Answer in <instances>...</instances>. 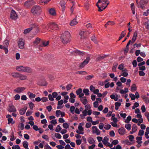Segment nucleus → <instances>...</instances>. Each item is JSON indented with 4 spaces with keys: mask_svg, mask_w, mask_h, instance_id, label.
Masks as SVG:
<instances>
[{
    "mask_svg": "<svg viewBox=\"0 0 149 149\" xmlns=\"http://www.w3.org/2000/svg\"><path fill=\"white\" fill-rule=\"evenodd\" d=\"M70 36L71 34L69 32H64L60 36V40L63 45H66L70 42Z\"/></svg>",
    "mask_w": 149,
    "mask_h": 149,
    "instance_id": "1",
    "label": "nucleus"
},
{
    "mask_svg": "<svg viewBox=\"0 0 149 149\" xmlns=\"http://www.w3.org/2000/svg\"><path fill=\"white\" fill-rule=\"evenodd\" d=\"M31 12L33 15L35 16H38L40 15L42 12V8L38 6H35L32 7Z\"/></svg>",
    "mask_w": 149,
    "mask_h": 149,
    "instance_id": "2",
    "label": "nucleus"
},
{
    "mask_svg": "<svg viewBox=\"0 0 149 149\" xmlns=\"http://www.w3.org/2000/svg\"><path fill=\"white\" fill-rule=\"evenodd\" d=\"M46 27L48 31L50 32H52L53 30H57L58 29L57 25L54 23L49 24Z\"/></svg>",
    "mask_w": 149,
    "mask_h": 149,
    "instance_id": "3",
    "label": "nucleus"
},
{
    "mask_svg": "<svg viewBox=\"0 0 149 149\" xmlns=\"http://www.w3.org/2000/svg\"><path fill=\"white\" fill-rule=\"evenodd\" d=\"M32 70L29 67H24L22 66H19V71H23L27 72H31Z\"/></svg>",
    "mask_w": 149,
    "mask_h": 149,
    "instance_id": "4",
    "label": "nucleus"
},
{
    "mask_svg": "<svg viewBox=\"0 0 149 149\" xmlns=\"http://www.w3.org/2000/svg\"><path fill=\"white\" fill-rule=\"evenodd\" d=\"M88 33V32L86 31H82L80 32L79 34L81 36V41H82L83 39L86 38L87 36Z\"/></svg>",
    "mask_w": 149,
    "mask_h": 149,
    "instance_id": "5",
    "label": "nucleus"
},
{
    "mask_svg": "<svg viewBox=\"0 0 149 149\" xmlns=\"http://www.w3.org/2000/svg\"><path fill=\"white\" fill-rule=\"evenodd\" d=\"M90 60V57H87L86 59L83 62L79 64V67L81 68H83L88 63Z\"/></svg>",
    "mask_w": 149,
    "mask_h": 149,
    "instance_id": "6",
    "label": "nucleus"
},
{
    "mask_svg": "<svg viewBox=\"0 0 149 149\" xmlns=\"http://www.w3.org/2000/svg\"><path fill=\"white\" fill-rule=\"evenodd\" d=\"M148 2V0H141L139 4H138V7L141 8L142 9H144V5L146 4Z\"/></svg>",
    "mask_w": 149,
    "mask_h": 149,
    "instance_id": "7",
    "label": "nucleus"
},
{
    "mask_svg": "<svg viewBox=\"0 0 149 149\" xmlns=\"http://www.w3.org/2000/svg\"><path fill=\"white\" fill-rule=\"evenodd\" d=\"M35 3L34 1L33 0H29L25 2L24 5L26 7L29 8L34 4Z\"/></svg>",
    "mask_w": 149,
    "mask_h": 149,
    "instance_id": "8",
    "label": "nucleus"
},
{
    "mask_svg": "<svg viewBox=\"0 0 149 149\" xmlns=\"http://www.w3.org/2000/svg\"><path fill=\"white\" fill-rule=\"evenodd\" d=\"M81 123H80L78 126V129L79 131L78 130L76 131V132L79 134H84V128L81 125H80Z\"/></svg>",
    "mask_w": 149,
    "mask_h": 149,
    "instance_id": "9",
    "label": "nucleus"
},
{
    "mask_svg": "<svg viewBox=\"0 0 149 149\" xmlns=\"http://www.w3.org/2000/svg\"><path fill=\"white\" fill-rule=\"evenodd\" d=\"M92 130L93 133L96 134L97 135H99L100 134V132L96 126H93L92 127Z\"/></svg>",
    "mask_w": 149,
    "mask_h": 149,
    "instance_id": "10",
    "label": "nucleus"
},
{
    "mask_svg": "<svg viewBox=\"0 0 149 149\" xmlns=\"http://www.w3.org/2000/svg\"><path fill=\"white\" fill-rule=\"evenodd\" d=\"M101 2L102 4V7H104V8H106L110 3L108 0H102Z\"/></svg>",
    "mask_w": 149,
    "mask_h": 149,
    "instance_id": "11",
    "label": "nucleus"
},
{
    "mask_svg": "<svg viewBox=\"0 0 149 149\" xmlns=\"http://www.w3.org/2000/svg\"><path fill=\"white\" fill-rule=\"evenodd\" d=\"M17 15L16 12L13 10H12L11 12L10 18L12 19H15L17 18Z\"/></svg>",
    "mask_w": 149,
    "mask_h": 149,
    "instance_id": "12",
    "label": "nucleus"
},
{
    "mask_svg": "<svg viewBox=\"0 0 149 149\" xmlns=\"http://www.w3.org/2000/svg\"><path fill=\"white\" fill-rule=\"evenodd\" d=\"M107 55H99L98 56L96 59V61H101L104 58L108 57Z\"/></svg>",
    "mask_w": 149,
    "mask_h": 149,
    "instance_id": "13",
    "label": "nucleus"
},
{
    "mask_svg": "<svg viewBox=\"0 0 149 149\" xmlns=\"http://www.w3.org/2000/svg\"><path fill=\"white\" fill-rule=\"evenodd\" d=\"M24 40L22 38L19 39V48L23 49L24 48Z\"/></svg>",
    "mask_w": 149,
    "mask_h": 149,
    "instance_id": "14",
    "label": "nucleus"
},
{
    "mask_svg": "<svg viewBox=\"0 0 149 149\" xmlns=\"http://www.w3.org/2000/svg\"><path fill=\"white\" fill-rule=\"evenodd\" d=\"M31 27L32 29H33L35 31L36 33H38L39 31L38 26L36 24H33L32 25Z\"/></svg>",
    "mask_w": 149,
    "mask_h": 149,
    "instance_id": "15",
    "label": "nucleus"
},
{
    "mask_svg": "<svg viewBox=\"0 0 149 149\" xmlns=\"http://www.w3.org/2000/svg\"><path fill=\"white\" fill-rule=\"evenodd\" d=\"M137 34L138 32L137 31H136L134 32L133 36L132 39L131 43H134L136 40Z\"/></svg>",
    "mask_w": 149,
    "mask_h": 149,
    "instance_id": "16",
    "label": "nucleus"
},
{
    "mask_svg": "<svg viewBox=\"0 0 149 149\" xmlns=\"http://www.w3.org/2000/svg\"><path fill=\"white\" fill-rule=\"evenodd\" d=\"M118 133L121 135H123L125 133V130L124 128L121 127L119 128L118 130Z\"/></svg>",
    "mask_w": 149,
    "mask_h": 149,
    "instance_id": "17",
    "label": "nucleus"
},
{
    "mask_svg": "<svg viewBox=\"0 0 149 149\" xmlns=\"http://www.w3.org/2000/svg\"><path fill=\"white\" fill-rule=\"evenodd\" d=\"M8 111L9 112H15L16 111V109L14 106L12 105L9 106L8 108Z\"/></svg>",
    "mask_w": 149,
    "mask_h": 149,
    "instance_id": "18",
    "label": "nucleus"
},
{
    "mask_svg": "<svg viewBox=\"0 0 149 149\" xmlns=\"http://www.w3.org/2000/svg\"><path fill=\"white\" fill-rule=\"evenodd\" d=\"M50 14L53 16H55L56 15L55 10L54 8H51L49 10Z\"/></svg>",
    "mask_w": 149,
    "mask_h": 149,
    "instance_id": "19",
    "label": "nucleus"
},
{
    "mask_svg": "<svg viewBox=\"0 0 149 149\" xmlns=\"http://www.w3.org/2000/svg\"><path fill=\"white\" fill-rule=\"evenodd\" d=\"M41 40L40 38L37 37L35 40L33 42V45L35 46L36 45L39 44Z\"/></svg>",
    "mask_w": 149,
    "mask_h": 149,
    "instance_id": "20",
    "label": "nucleus"
},
{
    "mask_svg": "<svg viewBox=\"0 0 149 149\" xmlns=\"http://www.w3.org/2000/svg\"><path fill=\"white\" fill-rule=\"evenodd\" d=\"M26 79V76L19 74V80H25Z\"/></svg>",
    "mask_w": 149,
    "mask_h": 149,
    "instance_id": "21",
    "label": "nucleus"
},
{
    "mask_svg": "<svg viewBox=\"0 0 149 149\" xmlns=\"http://www.w3.org/2000/svg\"><path fill=\"white\" fill-rule=\"evenodd\" d=\"M49 41H44L42 42V44L40 45V46L41 47H45L47 46L49 44Z\"/></svg>",
    "mask_w": 149,
    "mask_h": 149,
    "instance_id": "22",
    "label": "nucleus"
},
{
    "mask_svg": "<svg viewBox=\"0 0 149 149\" xmlns=\"http://www.w3.org/2000/svg\"><path fill=\"white\" fill-rule=\"evenodd\" d=\"M74 52L80 56H83L85 54L84 52H81L80 51H79L78 50H75L74 51Z\"/></svg>",
    "mask_w": 149,
    "mask_h": 149,
    "instance_id": "23",
    "label": "nucleus"
},
{
    "mask_svg": "<svg viewBox=\"0 0 149 149\" xmlns=\"http://www.w3.org/2000/svg\"><path fill=\"white\" fill-rule=\"evenodd\" d=\"M78 22L77 21L76 19H74L72 20L70 23V25L71 26H73L78 24Z\"/></svg>",
    "mask_w": 149,
    "mask_h": 149,
    "instance_id": "24",
    "label": "nucleus"
},
{
    "mask_svg": "<svg viewBox=\"0 0 149 149\" xmlns=\"http://www.w3.org/2000/svg\"><path fill=\"white\" fill-rule=\"evenodd\" d=\"M126 32L127 31L126 30H124L121 33L120 36L119 38V39L118 40V41H119L122 38H123L125 36Z\"/></svg>",
    "mask_w": 149,
    "mask_h": 149,
    "instance_id": "25",
    "label": "nucleus"
},
{
    "mask_svg": "<svg viewBox=\"0 0 149 149\" xmlns=\"http://www.w3.org/2000/svg\"><path fill=\"white\" fill-rule=\"evenodd\" d=\"M80 100L83 104L84 105H85L87 103L88 101L86 97H82Z\"/></svg>",
    "mask_w": 149,
    "mask_h": 149,
    "instance_id": "26",
    "label": "nucleus"
},
{
    "mask_svg": "<svg viewBox=\"0 0 149 149\" xmlns=\"http://www.w3.org/2000/svg\"><path fill=\"white\" fill-rule=\"evenodd\" d=\"M60 4L61 7L63 10H64L65 8V3L63 1H60Z\"/></svg>",
    "mask_w": 149,
    "mask_h": 149,
    "instance_id": "27",
    "label": "nucleus"
},
{
    "mask_svg": "<svg viewBox=\"0 0 149 149\" xmlns=\"http://www.w3.org/2000/svg\"><path fill=\"white\" fill-rule=\"evenodd\" d=\"M109 140V139L106 136L104 137L103 140L102 141V142L104 145H106L108 143V141Z\"/></svg>",
    "mask_w": 149,
    "mask_h": 149,
    "instance_id": "28",
    "label": "nucleus"
},
{
    "mask_svg": "<svg viewBox=\"0 0 149 149\" xmlns=\"http://www.w3.org/2000/svg\"><path fill=\"white\" fill-rule=\"evenodd\" d=\"M136 142L138 143V144L141 143L142 142L141 141L142 139V137L141 136L137 137H136Z\"/></svg>",
    "mask_w": 149,
    "mask_h": 149,
    "instance_id": "29",
    "label": "nucleus"
},
{
    "mask_svg": "<svg viewBox=\"0 0 149 149\" xmlns=\"http://www.w3.org/2000/svg\"><path fill=\"white\" fill-rule=\"evenodd\" d=\"M118 63H115L113 64V65L112 67V71L113 72H116V68L117 67Z\"/></svg>",
    "mask_w": 149,
    "mask_h": 149,
    "instance_id": "30",
    "label": "nucleus"
},
{
    "mask_svg": "<svg viewBox=\"0 0 149 149\" xmlns=\"http://www.w3.org/2000/svg\"><path fill=\"white\" fill-rule=\"evenodd\" d=\"M137 90V87L136 84H133L131 87V91H136Z\"/></svg>",
    "mask_w": 149,
    "mask_h": 149,
    "instance_id": "31",
    "label": "nucleus"
},
{
    "mask_svg": "<svg viewBox=\"0 0 149 149\" xmlns=\"http://www.w3.org/2000/svg\"><path fill=\"white\" fill-rule=\"evenodd\" d=\"M26 109H27L26 107H25V108H24L22 109L19 111V112H20L19 113L21 115H23V114L25 113L26 111Z\"/></svg>",
    "mask_w": 149,
    "mask_h": 149,
    "instance_id": "32",
    "label": "nucleus"
},
{
    "mask_svg": "<svg viewBox=\"0 0 149 149\" xmlns=\"http://www.w3.org/2000/svg\"><path fill=\"white\" fill-rule=\"evenodd\" d=\"M114 24V23L113 22L109 21L105 25V27L107 28L108 25H113Z\"/></svg>",
    "mask_w": 149,
    "mask_h": 149,
    "instance_id": "33",
    "label": "nucleus"
},
{
    "mask_svg": "<svg viewBox=\"0 0 149 149\" xmlns=\"http://www.w3.org/2000/svg\"><path fill=\"white\" fill-rule=\"evenodd\" d=\"M143 99V100L146 103H148V102H149V98L146 96H144L142 97Z\"/></svg>",
    "mask_w": 149,
    "mask_h": 149,
    "instance_id": "34",
    "label": "nucleus"
},
{
    "mask_svg": "<svg viewBox=\"0 0 149 149\" xmlns=\"http://www.w3.org/2000/svg\"><path fill=\"white\" fill-rule=\"evenodd\" d=\"M32 30L31 26L29 28L26 29L24 31V34H26L29 33Z\"/></svg>",
    "mask_w": 149,
    "mask_h": 149,
    "instance_id": "35",
    "label": "nucleus"
},
{
    "mask_svg": "<svg viewBox=\"0 0 149 149\" xmlns=\"http://www.w3.org/2000/svg\"><path fill=\"white\" fill-rule=\"evenodd\" d=\"M28 95H29V97L30 98H33L35 97L36 95L33 94V93H30L29 92L28 93Z\"/></svg>",
    "mask_w": 149,
    "mask_h": 149,
    "instance_id": "36",
    "label": "nucleus"
},
{
    "mask_svg": "<svg viewBox=\"0 0 149 149\" xmlns=\"http://www.w3.org/2000/svg\"><path fill=\"white\" fill-rule=\"evenodd\" d=\"M88 142L89 143L91 144L95 142V141L93 138L92 137H90L88 139Z\"/></svg>",
    "mask_w": 149,
    "mask_h": 149,
    "instance_id": "37",
    "label": "nucleus"
},
{
    "mask_svg": "<svg viewBox=\"0 0 149 149\" xmlns=\"http://www.w3.org/2000/svg\"><path fill=\"white\" fill-rule=\"evenodd\" d=\"M38 84L39 85L42 86H46L47 85V84L45 80L43 81L42 83H41L40 81H39L38 82Z\"/></svg>",
    "mask_w": 149,
    "mask_h": 149,
    "instance_id": "38",
    "label": "nucleus"
},
{
    "mask_svg": "<svg viewBox=\"0 0 149 149\" xmlns=\"http://www.w3.org/2000/svg\"><path fill=\"white\" fill-rule=\"evenodd\" d=\"M137 127L136 124H134L132 127V131L135 132L137 130Z\"/></svg>",
    "mask_w": 149,
    "mask_h": 149,
    "instance_id": "39",
    "label": "nucleus"
},
{
    "mask_svg": "<svg viewBox=\"0 0 149 149\" xmlns=\"http://www.w3.org/2000/svg\"><path fill=\"white\" fill-rule=\"evenodd\" d=\"M77 74H87V72L85 71H79L76 72Z\"/></svg>",
    "mask_w": 149,
    "mask_h": 149,
    "instance_id": "40",
    "label": "nucleus"
},
{
    "mask_svg": "<svg viewBox=\"0 0 149 149\" xmlns=\"http://www.w3.org/2000/svg\"><path fill=\"white\" fill-rule=\"evenodd\" d=\"M29 107L31 109L33 110V107L34 106V104L32 102H29L28 103Z\"/></svg>",
    "mask_w": 149,
    "mask_h": 149,
    "instance_id": "41",
    "label": "nucleus"
},
{
    "mask_svg": "<svg viewBox=\"0 0 149 149\" xmlns=\"http://www.w3.org/2000/svg\"><path fill=\"white\" fill-rule=\"evenodd\" d=\"M3 44L5 47H7L9 45L8 40H5L3 42Z\"/></svg>",
    "mask_w": 149,
    "mask_h": 149,
    "instance_id": "42",
    "label": "nucleus"
},
{
    "mask_svg": "<svg viewBox=\"0 0 149 149\" xmlns=\"http://www.w3.org/2000/svg\"><path fill=\"white\" fill-rule=\"evenodd\" d=\"M125 127L129 131L131 130V125L130 124H126L125 125Z\"/></svg>",
    "mask_w": 149,
    "mask_h": 149,
    "instance_id": "43",
    "label": "nucleus"
},
{
    "mask_svg": "<svg viewBox=\"0 0 149 149\" xmlns=\"http://www.w3.org/2000/svg\"><path fill=\"white\" fill-rule=\"evenodd\" d=\"M61 128L59 125H58L55 130L56 132H59L61 130Z\"/></svg>",
    "mask_w": 149,
    "mask_h": 149,
    "instance_id": "44",
    "label": "nucleus"
},
{
    "mask_svg": "<svg viewBox=\"0 0 149 149\" xmlns=\"http://www.w3.org/2000/svg\"><path fill=\"white\" fill-rule=\"evenodd\" d=\"M89 90L87 89H83V92L85 94V95H89Z\"/></svg>",
    "mask_w": 149,
    "mask_h": 149,
    "instance_id": "45",
    "label": "nucleus"
},
{
    "mask_svg": "<svg viewBox=\"0 0 149 149\" xmlns=\"http://www.w3.org/2000/svg\"><path fill=\"white\" fill-rule=\"evenodd\" d=\"M132 117L130 116H128L127 118V119L125 120V122L126 123H128L129 121L131 120Z\"/></svg>",
    "mask_w": 149,
    "mask_h": 149,
    "instance_id": "46",
    "label": "nucleus"
},
{
    "mask_svg": "<svg viewBox=\"0 0 149 149\" xmlns=\"http://www.w3.org/2000/svg\"><path fill=\"white\" fill-rule=\"evenodd\" d=\"M75 109V107L74 106H71L70 108V112L72 114L74 113V110Z\"/></svg>",
    "mask_w": 149,
    "mask_h": 149,
    "instance_id": "47",
    "label": "nucleus"
},
{
    "mask_svg": "<svg viewBox=\"0 0 149 149\" xmlns=\"http://www.w3.org/2000/svg\"><path fill=\"white\" fill-rule=\"evenodd\" d=\"M91 40L95 43H97L96 37L94 35L92 36L91 38Z\"/></svg>",
    "mask_w": 149,
    "mask_h": 149,
    "instance_id": "48",
    "label": "nucleus"
},
{
    "mask_svg": "<svg viewBox=\"0 0 149 149\" xmlns=\"http://www.w3.org/2000/svg\"><path fill=\"white\" fill-rule=\"evenodd\" d=\"M82 89L81 88H79L78 90H77L76 91V93L77 95H79L80 93H82Z\"/></svg>",
    "mask_w": 149,
    "mask_h": 149,
    "instance_id": "49",
    "label": "nucleus"
},
{
    "mask_svg": "<svg viewBox=\"0 0 149 149\" xmlns=\"http://www.w3.org/2000/svg\"><path fill=\"white\" fill-rule=\"evenodd\" d=\"M124 66V64L123 63H121L119 65L118 69L120 70H122L123 69Z\"/></svg>",
    "mask_w": 149,
    "mask_h": 149,
    "instance_id": "50",
    "label": "nucleus"
},
{
    "mask_svg": "<svg viewBox=\"0 0 149 149\" xmlns=\"http://www.w3.org/2000/svg\"><path fill=\"white\" fill-rule=\"evenodd\" d=\"M28 143L27 141L23 142V147L25 148H28Z\"/></svg>",
    "mask_w": 149,
    "mask_h": 149,
    "instance_id": "51",
    "label": "nucleus"
},
{
    "mask_svg": "<svg viewBox=\"0 0 149 149\" xmlns=\"http://www.w3.org/2000/svg\"><path fill=\"white\" fill-rule=\"evenodd\" d=\"M61 113V111L60 110H58L56 111V116L57 117H58L60 115Z\"/></svg>",
    "mask_w": 149,
    "mask_h": 149,
    "instance_id": "52",
    "label": "nucleus"
},
{
    "mask_svg": "<svg viewBox=\"0 0 149 149\" xmlns=\"http://www.w3.org/2000/svg\"><path fill=\"white\" fill-rule=\"evenodd\" d=\"M129 95L130 97L131 98V99L132 100H134L135 99L136 96L135 95L131 93L129 94Z\"/></svg>",
    "mask_w": 149,
    "mask_h": 149,
    "instance_id": "53",
    "label": "nucleus"
},
{
    "mask_svg": "<svg viewBox=\"0 0 149 149\" xmlns=\"http://www.w3.org/2000/svg\"><path fill=\"white\" fill-rule=\"evenodd\" d=\"M72 86V84L68 85L66 87L67 91H68L70 89Z\"/></svg>",
    "mask_w": 149,
    "mask_h": 149,
    "instance_id": "54",
    "label": "nucleus"
},
{
    "mask_svg": "<svg viewBox=\"0 0 149 149\" xmlns=\"http://www.w3.org/2000/svg\"><path fill=\"white\" fill-rule=\"evenodd\" d=\"M55 136L58 139H60L61 137V135L59 133H55Z\"/></svg>",
    "mask_w": 149,
    "mask_h": 149,
    "instance_id": "55",
    "label": "nucleus"
},
{
    "mask_svg": "<svg viewBox=\"0 0 149 149\" xmlns=\"http://www.w3.org/2000/svg\"><path fill=\"white\" fill-rule=\"evenodd\" d=\"M144 133V131L141 130H140L138 133V135L139 136H142L143 135Z\"/></svg>",
    "mask_w": 149,
    "mask_h": 149,
    "instance_id": "56",
    "label": "nucleus"
},
{
    "mask_svg": "<svg viewBox=\"0 0 149 149\" xmlns=\"http://www.w3.org/2000/svg\"><path fill=\"white\" fill-rule=\"evenodd\" d=\"M121 75L124 77H126L128 75V73L127 72H122Z\"/></svg>",
    "mask_w": 149,
    "mask_h": 149,
    "instance_id": "57",
    "label": "nucleus"
},
{
    "mask_svg": "<svg viewBox=\"0 0 149 149\" xmlns=\"http://www.w3.org/2000/svg\"><path fill=\"white\" fill-rule=\"evenodd\" d=\"M94 76L93 75H90L86 77H85V79L87 80H89L91 79Z\"/></svg>",
    "mask_w": 149,
    "mask_h": 149,
    "instance_id": "58",
    "label": "nucleus"
},
{
    "mask_svg": "<svg viewBox=\"0 0 149 149\" xmlns=\"http://www.w3.org/2000/svg\"><path fill=\"white\" fill-rule=\"evenodd\" d=\"M63 127L65 129H67L69 127V125L68 124L66 123H64L63 124Z\"/></svg>",
    "mask_w": 149,
    "mask_h": 149,
    "instance_id": "59",
    "label": "nucleus"
},
{
    "mask_svg": "<svg viewBox=\"0 0 149 149\" xmlns=\"http://www.w3.org/2000/svg\"><path fill=\"white\" fill-rule=\"evenodd\" d=\"M48 97L50 100L53 101L54 100V99L53 98L52 95L51 94H49L48 95Z\"/></svg>",
    "mask_w": 149,
    "mask_h": 149,
    "instance_id": "60",
    "label": "nucleus"
},
{
    "mask_svg": "<svg viewBox=\"0 0 149 149\" xmlns=\"http://www.w3.org/2000/svg\"><path fill=\"white\" fill-rule=\"evenodd\" d=\"M142 112L143 113L145 112L146 111V108L144 105H142L141 107Z\"/></svg>",
    "mask_w": 149,
    "mask_h": 149,
    "instance_id": "61",
    "label": "nucleus"
},
{
    "mask_svg": "<svg viewBox=\"0 0 149 149\" xmlns=\"http://www.w3.org/2000/svg\"><path fill=\"white\" fill-rule=\"evenodd\" d=\"M41 100L43 102H45L48 100V98L47 97H43L41 98Z\"/></svg>",
    "mask_w": 149,
    "mask_h": 149,
    "instance_id": "62",
    "label": "nucleus"
},
{
    "mask_svg": "<svg viewBox=\"0 0 149 149\" xmlns=\"http://www.w3.org/2000/svg\"><path fill=\"white\" fill-rule=\"evenodd\" d=\"M91 126V124L90 123H88L86 124L85 127L86 128H89Z\"/></svg>",
    "mask_w": 149,
    "mask_h": 149,
    "instance_id": "63",
    "label": "nucleus"
},
{
    "mask_svg": "<svg viewBox=\"0 0 149 149\" xmlns=\"http://www.w3.org/2000/svg\"><path fill=\"white\" fill-rule=\"evenodd\" d=\"M139 73L140 76H144L145 75V73L143 71H139Z\"/></svg>",
    "mask_w": 149,
    "mask_h": 149,
    "instance_id": "64",
    "label": "nucleus"
}]
</instances>
